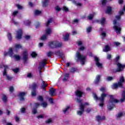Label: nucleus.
<instances>
[{"mask_svg": "<svg viewBox=\"0 0 125 125\" xmlns=\"http://www.w3.org/2000/svg\"><path fill=\"white\" fill-rule=\"evenodd\" d=\"M107 95H108V94L103 93L101 95L100 97H98L96 94L94 93H93L94 99L96 101H100V103L99 104V106L100 107H101V108H103V107H104V102L105 101V98L107 97Z\"/></svg>", "mask_w": 125, "mask_h": 125, "instance_id": "1", "label": "nucleus"}, {"mask_svg": "<svg viewBox=\"0 0 125 125\" xmlns=\"http://www.w3.org/2000/svg\"><path fill=\"white\" fill-rule=\"evenodd\" d=\"M120 60V56H117L115 61L114 62V65H117V68L114 73H120V72H123L125 68V64H122V63L119 62Z\"/></svg>", "mask_w": 125, "mask_h": 125, "instance_id": "2", "label": "nucleus"}, {"mask_svg": "<svg viewBox=\"0 0 125 125\" xmlns=\"http://www.w3.org/2000/svg\"><path fill=\"white\" fill-rule=\"evenodd\" d=\"M109 96L110 98L109 99V104L107 105V109L108 111H112L115 108V104L114 103L117 104L120 102V101L118 99H115L113 95H110Z\"/></svg>", "mask_w": 125, "mask_h": 125, "instance_id": "3", "label": "nucleus"}, {"mask_svg": "<svg viewBox=\"0 0 125 125\" xmlns=\"http://www.w3.org/2000/svg\"><path fill=\"white\" fill-rule=\"evenodd\" d=\"M49 46L52 49H54L55 48H61V47L63 46V43L62 42L54 41L49 42Z\"/></svg>", "mask_w": 125, "mask_h": 125, "instance_id": "4", "label": "nucleus"}, {"mask_svg": "<svg viewBox=\"0 0 125 125\" xmlns=\"http://www.w3.org/2000/svg\"><path fill=\"white\" fill-rule=\"evenodd\" d=\"M76 57L77 58L76 59V62H79V61L81 62L83 66L85 64L86 57L82 55L80 52H77Z\"/></svg>", "mask_w": 125, "mask_h": 125, "instance_id": "5", "label": "nucleus"}, {"mask_svg": "<svg viewBox=\"0 0 125 125\" xmlns=\"http://www.w3.org/2000/svg\"><path fill=\"white\" fill-rule=\"evenodd\" d=\"M125 82V77L123 76H121L118 83H114L113 84V89H117L118 87L124 88V85L123 83Z\"/></svg>", "mask_w": 125, "mask_h": 125, "instance_id": "6", "label": "nucleus"}, {"mask_svg": "<svg viewBox=\"0 0 125 125\" xmlns=\"http://www.w3.org/2000/svg\"><path fill=\"white\" fill-rule=\"evenodd\" d=\"M39 87L38 84L33 83L32 85V92L31 95L33 97H35L37 96V88Z\"/></svg>", "mask_w": 125, "mask_h": 125, "instance_id": "7", "label": "nucleus"}, {"mask_svg": "<svg viewBox=\"0 0 125 125\" xmlns=\"http://www.w3.org/2000/svg\"><path fill=\"white\" fill-rule=\"evenodd\" d=\"M22 58L21 60H23L24 61V63H26L28 62V51L27 50H25L22 52V54H21Z\"/></svg>", "mask_w": 125, "mask_h": 125, "instance_id": "8", "label": "nucleus"}, {"mask_svg": "<svg viewBox=\"0 0 125 125\" xmlns=\"http://www.w3.org/2000/svg\"><path fill=\"white\" fill-rule=\"evenodd\" d=\"M85 106L83 105V104H80L79 105V109H80L81 111L79 110L77 111V114L79 116H82L83 114V112H84V107Z\"/></svg>", "mask_w": 125, "mask_h": 125, "instance_id": "9", "label": "nucleus"}, {"mask_svg": "<svg viewBox=\"0 0 125 125\" xmlns=\"http://www.w3.org/2000/svg\"><path fill=\"white\" fill-rule=\"evenodd\" d=\"M22 36H23V30L21 29H19L17 31L16 40H21V39H22Z\"/></svg>", "mask_w": 125, "mask_h": 125, "instance_id": "10", "label": "nucleus"}, {"mask_svg": "<svg viewBox=\"0 0 125 125\" xmlns=\"http://www.w3.org/2000/svg\"><path fill=\"white\" fill-rule=\"evenodd\" d=\"M83 94H84V93L79 89H77L76 91H75V95L77 97H79V98L83 97Z\"/></svg>", "mask_w": 125, "mask_h": 125, "instance_id": "11", "label": "nucleus"}, {"mask_svg": "<svg viewBox=\"0 0 125 125\" xmlns=\"http://www.w3.org/2000/svg\"><path fill=\"white\" fill-rule=\"evenodd\" d=\"M26 95V93L21 92L19 93L18 95V96L20 97V100L21 101H25V98H24V96Z\"/></svg>", "mask_w": 125, "mask_h": 125, "instance_id": "12", "label": "nucleus"}, {"mask_svg": "<svg viewBox=\"0 0 125 125\" xmlns=\"http://www.w3.org/2000/svg\"><path fill=\"white\" fill-rule=\"evenodd\" d=\"M94 58L96 66H97V67L100 69L102 68L103 64L102 63H100V62H99V58L97 57H95Z\"/></svg>", "mask_w": 125, "mask_h": 125, "instance_id": "13", "label": "nucleus"}, {"mask_svg": "<svg viewBox=\"0 0 125 125\" xmlns=\"http://www.w3.org/2000/svg\"><path fill=\"white\" fill-rule=\"evenodd\" d=\"M112 12H113V10L112 9V7L107 6L106 9L105 10L106 14H108V15H111V14H112Z\"/></svg>", "mask_w": 125, "mask_h": 125, "instance_id": "14", "label": "nucleus"}, {"mask_svg": "<svg viewBox=\"0 0 125 125\" xmlns=\"http://www.w3.org/2000/svg\"><path fill=\"white\" fill-rule=\"evenodd\" d=\"M55 54L56 56H58L60 58H63V56H64L63 52H61L60 50L56 51L55 52Z\"/></svg>", "mask_w": 125, "mask_h": 125, "instance_id": "15", "label": "nucleus"}, {"mask_svg": "<svg viewBox=\"0 0 125 125\" xmlns=\"http://www.w3.org/2000/svg\"><path fill=\"white\" fill-rule=\"evenodd\" d=\"M100 79H101V75H97L94 81V84H99L100 83Z\"/></svg>", "mask_w": 125, "mask_h": 125, "instance_id": "16", "label": "nucleus"}, {"mask_svg": "<svg viewBox=\"0 0 125 125\" xmlns=\"http://www.w3.org/2000/svg\"><path fill=\"white\" fill-rule=\"evenodd\" d=\"M41 88L42 89H43V90H45L46 89V87L48 86V84L46 83L44 81L42 82V84H41Z\"/></svg>", "mask_w": 125, "mask_h": 125, "instance_id": "17", "label": "nucleus"}, {"mask_svg": "<svg viewBox=\"0 0 125 125\" xmlns=\"http://www.w3.org/2000/svg\"><path fill=\"white\" fill-rule=\"evenodd\" d=\"M63 37L64 42H68L70 39V34L66 33L65 35H63Z\"/></svg>", "mask_w": 125, "mask_h": 125, "instance_id": "18", "label": "nucleus"}, {"mask_svg": "<svg viewBox=\"0 0 125 125\" xmlns=\"http://www.w3.org/2000/svg\"><path fill=\"white\" fill-rule=\"evenodd\" d=\"M113 28L114 30H115L117 33L120 34V33H121V31H122V28H121V27L117 25H115L114 26Z\"/></svg>", "mask_w": 125, "mask_h": 125, "instance_id": "19", "label": "nucleus"}, {"mask_svg": "<svg viewBox=\"0 0 125 125\" xmlns=\"http://www.w3.org/2000/svg\"><path fill=\"white\" fill-rule=\"evenodd\" d=\"M78 72V68L76 67H71L70 69V72L72 73V74H75V73H77Z\"/></svg>", "mask_w": 125, "mask_h": 125, "instance_id": "20", "label": "nucleus"}, {"mask_svg": "<svg viewBox=\"0 0 125 125\" xmlns=\"http://www.w3.org/2000/svg\"><path fill=\"white\" fill-rule=\"evenodd\" d=\"M48 3H49V0H44L42 2L43 7H46L48 5Z\"/></svg>", "mask_w": 125, "mask_h": 125, "instance_id": "21", "label": "nucleus"}, {"mask_svg": "<svg viewBox=\"0 0 125 125\" xmlns=\"http://www.w3.org/2000/svg\"><path fill=\"white\" fill-rule=\"evenodd\" d=\"M8 55L10 57H12L13 56V48L10 47L8 51Z\"/></svg>", "mask_w": 125, "mask_h": 125, "instance_id": "22", "label": "nucleus"}, {"mask_svg": "<svg viewBox=\"0 0 125 125\" xmlns=\"http://www.w3.org/2000/svg\"><path fill=\"white\" fill-rule=\"evenodd\" d=\"M55 91H56V90L55 89L51 88L49 91V95L51 96H53L54 94L55 93Z\"/></svg>", "mask_w": 125, "mask_h": 125, "instance_id": "23", "label": "nucleus"}, {"mask_svg": "<svg viewBox=\"0 0 125 125\" xmlns=\"http://www.w3.org/2000/svg\"><path fill=\"white\" fill-rule=\"evenodd\" d=\"M96 119H97V122H98L99 123V122H100V121H104V120H105V116H103L102 117H101V116H97L96 117Z\"/></svg>", "mask_w": 125, "mask_h": 125, "instance_id": "24", "label": "nucleus"}, {"mask_svg": "<svg viewBox=\"0 0 125 125\" xmlns=\"http://www.w3.org/2000/svg\"><path fill=\"white\" fill-rule=\"evenodd\" d=\"M70 77V74L69 73H65L64 76V78L63 79V82H67Z\"/></svg>", "mask_w": 125, "mask_h": 125, "instance_id": "25", "label": "nucleus"}, {"mask_svg": "<svg viewBox=\"0 0 125 125\" xmlns=\"http://www.w3.org/2000/svg\"><path fill=\"white\" fill-rule=\"evenodd\" d=\"M46 61H47V60L45 59L43 60L41 62H40L39 64L42 66V67H44V66L46 65Z\"/></svg>", "mask_w": 125, "mask_h": 125, "instance_id": "26", "label": "nucleus"}, {"mask_svg": "<svg viewBox=\"0 0 125 125\" xmlns=\"http://www.w3.org/2000/svg\"><path fill=\"white\" fill-rule=\"evenodd\" d=\"M125 100V91L123 90L122 92V98L120 100V101L122 103L124 102Z\"/></svg>", "mask_w": 125, "mask_h": 125, "instance_id": "27", "label": "nucleus"}, {"mask_svg": "<svg viewBox=\"0 0 125 125\" xmlns=\"http://www.w3.org/2000/svg\"><path fill=\"white\" fill-rule=\"evenodd\" d=\"M104 47L105 49H103L104 52H108V51H110V46L105 45Z\"/></svg>", "mask_w": 125, "mask_h": 125, "instance_id": "28", "label": "nucleus"}, {"mask_svg": "<svg viewBox=\"0 0 125 125\" xmlns=\"http://www.w3.org/2000/svg\"><path fill=\"white\" fill-rule=\"evenodd\" d=\"M13 57L17 61H19L21 59V57L19 55H14Z\"/></svg>", "mask_w": 125, "mask_h": 125, "instance_id": "29", "label": "nucleus"}, {"mask_svg": "<svg viewBox=\"0 0 125 125\" xmlns=\"http://www.w3.org/2000/svg\"><path fill=\"white\" fill-rule=\"evenodd\" d=\"M38 108H37V107L34 106L33 109H32V113L34 115H36L37 113H38Z\"/></svg>", "mask_w": 125, "mask_h": 125, "instance_id": "30", "label": "nucleus"}, {"mask_svg": "<svg viewBox=\"0 0 125 125\" xmlns=\"http://www.w3.org/2000/svg\"><path fill=\"white\" fill-rule=\"evenodd\" d=\"M15 47L16 50H17V49H20V48H22V45H21L20 44H16L15 45Z\"/></svg>", "mask_w": 125, "mask_h": 125, "instance_id": "31", "label": "nucleus"}, {"mask_svg": "<svg viewBox=\"0 0 125 125\" xmlns=\"http://www.w3.org/2000/svg\"><path fill=\"white\" fill-rule=\"evenodd\" d=\"M31 56L33 58H36L37 56H38V54L36 53V52H32V53L31 54Z\"/></svg>", "mask_w": 125, "mask_h": 125, "instance_id": "32", "label": "nucleus"}, {"mask_svg": "<svg viewBox=\"0 0 125 125\" xmlns=\"http://www.w3.org/2000/svg\"><path fill=\"white\" fill-rule=\"evenodd\" d=\"M2 100L3 102H6V101H7V97L6 96V95L4 94L3 95Z\"/></svg>", "mask_w": 125, "mask_h": 125, "instance_id": "33", "label": "nucleus"}, {"mask_svg": "<svg viewBox=\"0 0 125 125\" xmlns=\"http://www.w3.org/2000/svg\"><path fill=\"white\" fill-rule=\"evenodd\" d=\"M113 0H102V4L103 5H106V3H107V1H112Z\"/></svg>", "mask_w": 125, "mask_h": 125, "instance_id": "34", "label": "nucleus"}, {"mask_svg": "<svg viewBox=\"0 0 125 125\" xmlns=\"http://www.w3.org/2000/svg\"><path fill=\"white\" fill-rule=\"evenodd\" d=\"M7 71H6V68H4V70L3 71V77H7Z\"/></svg>", "mask_w": 125, "mask_h": 125, "instance_id": "35", "label": "nucleus"}, {"mask_svg": "<svg viewBox=\"0 0 125 125\" xmlns=\"http://www.w3.org/2000/svg\"><path fill=\"white\" fill-rule=\"evenodd\" d=\"M62 11H64L65 12H69V8L66 6H63Z\"/></svg>", "mask_w": 125, "mask_h": 125, "instance_id": "36", "label": "nucleus"}, {"mask_svg": "<svg viewBox=\"0 0 125 125\" xmlns=\"http://www.w3.org/2000/svg\"><path fill=\"white\" fill-rule=\"evenodd\" d=\"M55 10H56V11L59 12V11H61V8H60L59 5H57L55 7Z\"/></svg>", "mask_w": 125, "mask_h": 125, "instance_id": "37", "label": "nucleus"}, {"mask_svg": "<svg viewBox=\"0 0 125 125\" xmlns=\"http://www.w3.org/2000/svg\"><path fill=\"white\" fill-rule=\"evenodd\" d=\"M124 115V113L123 112H120L117 115V120H119V118H121V117H123Z\"/></svg>", "mask_w": 125, "mask_h": 125, "instance_id": "38", "label": "nucleus"}, {"mask_svg": "<svg viewBox=\"0 0 125 125\" xmlns=\"http://www.w3.org/2000/svg\"><path fill=\"white\" fill-rule=\"evenodd\" d=\"M100 91L103 92V93H105L104 92L106 91V88L104 86L101 87V88L100 89Z\"/></svg>", "mask_w": 125, "mask_h": 125, "instance_id": "39", "label": "nucleus"}, {"mask_svg": "<svg viewBox=\"0 0 125 125\" xmlns=\"http://www.w3.org/2000/svg\"><path fill=\"white\" fill-rule=\"evenodd\" d=\"M7 38H8L9 41H10V42H11V41H12V35L11 34V33L8 34Z\"/></svg>", "mask_w": 125, "mask_h": 125, "instance_id": "40", "label": "nucleus"}, {"mask_svg": "<svg viewBox=\"0 0 125 125\" xmlns=\"http://www.w3.org/2000/svg\"><path fill=\"white\" fill-rule=\"evenodd\" d=\"M35 15H40V14H42V11H41L39 10H36L35 11Z\"/></svg>", "mask_w": 125, "mask_h": 125, "instance_id": "41", "label": "nucleus"}, {"mask_svg": "<svg viewBox=\"0 0 125 125\" xmlns=\"http://www.w3.org/2000/svg\"><path fill=\"white\" fill-rule=\"evenodd\" d=\"M46 34L47 35H50V34H51V29L48 28L46 29Z\"/></svg>", "mask_w": 125, "mask_h": 125, "instance_id": "42", "label": "nucleus"}, {"mask_svg": "<svg viewBox=\"0 0 125 125\" xmlns=\"http://www.w3.org/2000/svg\"><path fill=\"white\" fill-rule=\"evenodd\" d=\"M115 79L114 77H111V76H109L106 78V80L107 82H111V81H113Z\"/></svg>", "mask_w": 125, "mask_h": 125, "instance_id": "43", "label": "nucleus"}, {"mask_svg": "<svg viewBox=\"0 0 125 125\" xmlns=\"http://www.w3.org/2000/svg\"><path fill=\"white\" fill-rule=\"evenodd\" d=\"M106 21V19L104 18H102L101 20V24L102 25H104L105 24V21Z\"/></svg>", "mask_w": 125, "mask_h": 125, "instance_id": "44", "label": "nucleus"}, {"mask_svg": "<svg viewBox=\"0 0 125 125\" xmlns=\"http://www.w3.org/2000/svg\"><path fill=\"white\" fill-rule=\"evenodd\" d=\"M52 21V19H48V21L47 22V23L46 24V27H48V26H49V24H50V23H51Z\"/></svg>", "mask_w": 125, "mask_h": 125, "instance_id": "45", "label": "nucleus"}, {"mask_svg": "<svg viewBox=\"0 0 125 125\" xmlns=\"http://www.w3.org/2000/svg\"><path fill=\"white\" fill-rule=\"evenodd\" d=\"M94 15L90 14L88 16V19H89V20H92V19H93V17H94Z\"/></svg>", "mask_w": 125, "mask_h": 125, "instance_id": "46", "label": "nucleus"}, {"mask_svg": "<svg viewBox=\"0 0 125 125\" xmlns=\"http://www.w3.org/2000/svg\"><path fill=\"white\" fill-rule=\"evenodd\" d=\"M53 54V53L50 51L47 53V56L48 57H51Z\"/></svg>", "mask_w": 125, "mask_h": 125, "instance_id": "47", "label": "nucleus"}, {"mask_svg": "<svg viewBox=\"0 0 125 125\" xmlns=\"http://www.w3.org/2000/svg\"><path fill=\"white\" fill-rule=\"evenodd\" d=\"M6 80L7 81H12V80L13 79V77L12 76H7L6 77Z\"/></svg>", "mask_w": 125, "mask_h": 125, "instance_id": "48", "label": "nucleus"}, {"mask_svg": "<svg viewBox=\"0 0 125 125\" xmlns=\"http://www.w3.org/2000/svg\"><path fill=\"white\" fill-rule=\"evenodd\" d=\"M47 38V37L46 36V35H43L42 37H41V38H40V40H41V41H44L46 40Z\"/></svg>", "mask_w": 125, "mask_h": 125, "instance_id": "49", "label": "nucleus"}, {"mask_svg": "<svg viewBox=\"0 0 125 125\" xmlns=\"http://www.w3.org/2000/svg\"><path fill=\"white\" fill-rule=\"evenodd\" d=\"M91 30H92V27L91 26H89L86 29V31L87 33H90L91 32Z\"/></svg>", "mask_w": 125, "mask_h": 125, "instance_id": "50", "label": "nucleus"}, {"mask_svg": "<svg viewBox=\"0 0 125 125\" xmlns=\"http://www.w3.org/2000/svg\"><path fill=\"white\" fill-rule=\"evenodd\" d=\"M70 107L69 106H67L63 110V112L64 113V114H66V112H67L68 111V110H69V109H70Z\"/></svg>", "mask_w": 125, "mask_h": 125, "instance_id": "51", "label": "nucleus"}, {"mask_svg": "<svg viewBox=\"0 0 125 125\" xmlns=\"http://www.w3.org/2000/svg\"><path fill=\"white\" fill-rule=\"evenodd\" d=\"M13 71L14 72V73H15V74H17V73L19 72V68H16L13 69Z\"/></svg>", "mask_w": 125, "mask_h": 125, "instance_id": "52", "label": "nucleus"}, {"mask_svg": "<svg viewBox=\"0 0 125 125\" xmlns=\"http://www.w3.org/2000/svg\"><path fill=\"white\" fill-rule=\"evenodd\" d=\"M25 25H26V26H30V25L31 22V21H25Z\"/></svg>", "mask_w": 125, "mask_h": 125, "instance_id": "53", "label": "nucleus"}, {"mask_svg": "<svg viewBox=\"0 0 125 125\" xmlns=\"http://www.w3.org/2000/svg\"><path fill=\"white\" fill-rule=\"evenodd\" d=\"M52 123V120L50 119H48L47 120L45 121V124H49Z\"/></svg>", "mask_w": 125, "mask_h": 125, "instance_id": "54", "label": "nucleus"}, {"mask_svg": "<svg viewBox=\"0 0 125 125\" xmlns=\"http://www.w3.org/2000/svg\"><path fill=\"white\" fill-rule=\"evenodd\" d=\"M37 98L40 101H43V97L42 96H39Z\"/></svg>", "mask_w": 125, "mask_h": 125, "instance_id": "55", "label": "nucleus"}, {"mask_svg": "<svg viewBox=\"0 0 125 125\" xmlns=\"http://www.w3.org/2000/svg\"><path fill=\"white\" fill-rule=\"evenodd\" d=\"M24 39H25V40H26L27 41H29V40L31 39V36H30V35H25L24 36Z\"/></svg>", "mask_w": 125, "mask_h": 125, "instance_id": "56", "label": "nucleus"}, {"mask_svg": "<svg viewBox=\"0 0 125 125\" xmlns=\"http://www.w3.org/2000/svg\"><path fill=\"white\" fill-rule=\"evenodd\" d=\"M4 67V68H8V66L7 65H5L4 64H0V69H2V67Z\"/></svg>", "mask_w": 125, "mask_h": 125, "instance_id": "57", "label": "nucleus"}, {"mask_svg": "<svg viewBox=\"0 0 125 125\" xmlns=\"http://www.w3.org/2000/svg\"><path fill=\"white\" fill-rule=\"evenodd\" d=\"M9 91L10 92H13L14 91V87L13 86H10L9 87Z\"/></svg>", "mask_w": 125, "mask_h": 125, "instance_id": "58", "label": "nucleus"}, {"mask_svg": "<svg viewBox=\"0 0 125 125\" xmlns=\"http://www.w3.org/2000/svg\"><path fill=\"white\" fill-rule=\"evenodd\" d=\"M16 6L18 8V9H23V7L20 5V4H17Z\"/></svg>", "mask_w": 125, "mask_h": 125, "instance_id": "59", "label": "nucleus"}, {"mask_svg": "<svg viewBox=\"0 0 125 125\" xmlns=\"http://www.w3.org/2000/svg\"><path fill=\"white\" fill-rule=\"evenodd\" d=\"M21 113H25V112H26V108H25V107H22L21 109Z\"/></svg>", "mask_w": 125, "mask_h": 125, "instance_id": "60", "label": "nucleus"}, {"mask_svg": "<svg viewBox=\"0 0 125 125\" xmlns=\"http://www.w3.org/2000/svg\"><path fill=\"white\" fill-rule=\"evenodd\" d=\"M77 102L78 103H80V104H83V103H82L83 102V100L77 98Z\"/></svg>", "mask_w": 125, "mask_h": 125, "instance_id": "61", "label": "nucleus"}, {"mask_svg": "<svg viewBox=\"0 0 125 125\" xmlns=\"http://www.w3.org/2000/svg\"><path fill=\"white\" fill-rule=\"evenodd\" d=\"M12 23H13L14 25H18V22H16L14 19H12Z\"/></svg>", "mask_w": 125, "mask_h": 125, "instance_id": "62", "label": "nucleus"}, {"mask_svg": "<svg viewBox=\"0 0 125 125\" xmlns=\"http://www.w3.org/2000/svg\"><path fill=\"white\" fill-rule=\"evenodd\" d=\"M85 49V48L84 47V46H82L79 48V50H80L81 51H83V50Z\"/></svg>", "mask_w": 125, "mask_h": 125, "instance_id": "63", "label": "nucleus"}, {"mask_svg": "<svg viewBox=\"0 0 125 125\" xmlns=\"http://www.w3.org/2000/svg\"><path fill=\"white\" fill-rule=\"evenodd\" d=\"M86 112L87 114H88L89 113H90V112H91V108H87L86 109Z\"/></svg>", "mask_w": 125, "mask_h": 125, "instance_id": "64", "label": "nucleus"}]
</instances>
